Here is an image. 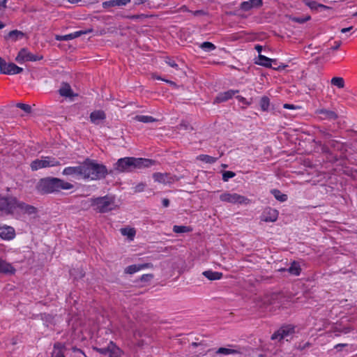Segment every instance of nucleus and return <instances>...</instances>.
I'll return each instance as SVG.
<instances>
[{
  "mask_svg": "<svg viewBox=\"0 0 357 357\" xmlns=\"http://www.w3.org/2000/svg\"><path fill=\"white\" fill-rule=\"evenodd\" d=\"M156 163L155 160L142 158L125 157L114 164V169L119 172H132L137 169L149 167Z\"/></svg>",
  "mask_w": 357,
  "mask_h": 357,
  "instance_id": "1",
  "label": "nucleus"
},
{
  "mask_svg": "<svg viewBox=\"0 0 357 357\" xmlns=\"http://www.w3.org/2000/svg\"><path fill=\"white\" fill-rule=\"evenodd\" d=\"M73 187V184L64 180L58 178L48 177L40 179L37 184L36 188L40 193L47 194L59 192L61 190H71Z\"/></svg>",
  "mask_w": 357,
  "mask_h": 357,
  "instance_id": "2",
  "label": "nucleus"
},
{
  "mask_svg": "<svg viewBox=\"0 0 357 357\" xmlns=\"http://www.w3.org/2000/svg\"><path fill=\"white\" fill-rule=\"evenodd\" d=\"M84 179L99 180L105 177L107 174L106 167L98 164L94 160L86 159L84 161Z\"/></svg>",
  "mask_w": 357,
  "mask_h": 357,
  "instance_id": "3",
  "label": "nucleus"
},
{
  "mask_svg": "<svg viewBox=\"0 0 357 357\" xmlns=\"http://www.w3.org/2000/svg\"><path fill=\"white\" fill-rule=\"evenodd\" d=\"M91 202L93 210L100 213H108L116 208L115 198L110 195L91 199Z\"/></svg>",
  "mask_w": 357,
  "mask_h": 357,
  "instance_id": "4",
  "label": "nucleus"
},
{
  "mask_svg": "<svg viewBox=\"0 0 357 357\" xmlns=\"http://www.w3.org/2000/svg\"><path fill=\"white\" fill-rule=\"evenodd\" d=\"M17 199L12 196L0 195V215H13L16 213Z\"/></svg>",
  "mask_w": 357,
  "mask_h": 357,
  "instance_id": "5",
  "label": "nucleus"
},
{
  "mask_svg": "<svg viewBox=\"0 0 357 357\" xmlns=\"http://www.w3.org/2000/svg\"><path fill=\"white\" fill-rule=\"evenodd\" d=\"M295 333V327L291 325H284L280 327L275 331L271 336V340H278L279 342L282 340L289 341V338H291L293 334Z\"/></svg>",
  "mask_w": 357,
  "mask_h": 357,
  "instance_id": "6",
  "label": "nucleus"
},
{
  "mask_svg": "<svg viewBox=\"0 0 357 357\" xmlns=\"http://www.w3.org/2000/svg\"><path fill=\"white\" fill-rule=\"evenodd\" d=\"M59 165V162L54 158L45 157L41 159H36L31 163V168L33 171L47 167H55Z\"/></svg>",
  "mask_w": 357,
  "mask_h": 357,
  "instance_id": "7",
  "label": "nucleus"
},
{
  "mask_svg": "<svg viewBox=\"0 0 357 357\" xmlns=\"http://www.w3.org/2000/svg\"><path fill=\"white\" fill-rule=\"evenodd\" d=\"M220 199L222 202L234 204H247L249 202L248 199L244 196L240 195L237 193H230L227 192L221 194L220 195Z\"/></svg>",
  "mask_w": 357,
  "mask_h": 357,
  "instance_id": "8",
  "label": "nucleus"
},
{
  "mask_svg": "<svg viewBox=\"0 0 357 357\" xmlns=\"http://www.w3.org/2000/svg\"><path fill=\"white\" fill-rule=\"evenodd\" d=\"M84 162L78 166L65 167L62 174L66 176H70L75 179H84L85 169H84Z\"/></svg>",
  "mask_w": 357,
  "mask_h": 357,
  "instance_id": "9",
  "label": "nucleus"
},
{
  "mask_svg": "<svg viewBox=\"0 0 357 357\" xmlns=\"http://www.w3.org/2000/svg\"><path fill=\"white\" fill-rule=\"evenodd\" d=\"M42 59V56L33 54L29 52L26 48H22L18 52V54L15 58V61L19 63H22L24 61H36Z\"/></svg>",
  "mask_w": 357,
  "mask_h": 357,
  "instance_id": "10",
  "label": "nucleus"
},
{
  "mask_svg": "<svg viewBox=\"0 0 357 357\" xmlns=\"http://www.w3.org/2000/svg\"><path fill=\"white\" fill-rule=\"evenodd\" d=\"M317 117L320 120L328 121H335L337 119L338 114L334 110L327 108H319L315 111Z\"/></svg>",
  "mask_w": 357,
  "mask_h": 357,
  "instance_id": "11",
  "label": "nucleus"
},
{
  "mask_svg": "<svg viewBox=\"0 0 357 357\" xmlns=\"http://www.w3.org/2000/svg\"><path fill=\"white\" fill-rule=\"evenodd\" d=\"M36 212L37 209L33 206L17 200V204H16V213L15 215V218H19L22 214L33 215L36 213Z\"/></svg>",
  "mask_w": 357,
  "mask_h": 357,
  "instance_id": "12",
  "label": "nucleus"
},
{
  "mask_svg": "<svg viewBox=\"0 0 357 357\" xmlns=\"http://www.w3.org/2000/svg\"><path fill=\"white\" fill-rule=\"evenodd\" d=\"M23 68L17 66L13 63H6L3 61L2 65H0V72L6 75H16L21 73Z\"/></svg>",
  "mask_w": 357,
  "mask_h": 357,
  "instance_id": "13",
  "label": "nucleus"
},
{
  "mask_svg": "<svg viewBox=\"0 0 357 357\" xmlns=\"http://www.w3.org/2000/svg\"><path fill=\"white\" fill-rule=\"evenodd\" d=\"M275 297V295L274 294H268L263 297H259L257 298L256 305L262 311L268 310L271 305L273 304Z\"/></svg>",
  "mask_w": 357,
  "mask_h": 357,
  "instance_id": "14",
  "label": "nucleus"
},
{
  "mask_svg": "<svg viewBox=\"0 0 357 357\" xmlns=\"http://www.w3.org/2000/svg\"><path fill=\"white\" fill-rule=\"evenodd\" d=\"M271 61L272 59L268 58L262 54H259L258 61H256V63L278 71L284 70L287 66V65L284 64H281L278 66H273L271 65Z\"/></svg>",
  "mask_w": 357,
  "mask_h": 357,
  "instance_id": "15",
  "label": "nucleus"
},
{
  "mask_svg": "<svg viewBox=\"0 0 357 357\" xmlns=\"http://www.w3.org/2000/svg\"><path fill=\"white\" fill-rule=\"evenodd\" d=\"M278 211L275 209V208H266L261 216V220L262 221H264V222H275L278 219Z\"/></svg>",
  "mask_w": 357,
  "mask_h": 357,
  "instance_id": "16",
  "label": "nucleus"
},
{
  "mask_svg": "<svg viewBox=\"0 0 357 357\" xmlns=\"http://www.w3.org/2000/svg\"><path fill=\"white\" fill-rule=\"evenodd\" d=\"M237 93H238V90L231 89L225 92L219 93L214 100V103L226 102L231 99Z\"/></svg>",
  "mask_w": 357,
  "mask_h": 357,
  "instance_id": "17",
  "label": "nucleus"
},
{
  "mask_svg": "<svg viewBox=\"0 0 357 357\" xmlns=\"http://www.w3.org/2000/svg\"><path fill=\"white\" fill-rule=\"evenodd\" d=\"M0 237L4 240H10L15 237V229L7 225H0Z\"/></svg>",
  "mask_w": 357,
  "mask_h": 357,
  "instance_id": "18",
  "label": "nucleus"
},
{
  "mask_svg": "<svg viewBox=\"0 0 357 357\" xmlns=\"http://www.w3.org/2000/svg\"><path fill=\"white\" fill-rule=\"evenodd\" d=\"M153 264L151 263H145L142 264H133L128 266L125 269V273L128 274H133L139 271L144 268H152Z\"/></svg>",
  "mask_w": 357,
  "mask_h": 357,
  "instance_id": "19",
  "label": "nucleus"
},
{
  "mask_svg": "<svg viewBox=\"0 0 357 357\" xmlns=\"http://www.w3.org/2000/svg\"><path fill=\"white\" fill-rule=\"evenodd\" d=\"M15 272V268L11 264L0 258V273L6 275H13Z\"/></svg>",
  "mask_w": 357,
  "mask_h": 357,
  "instance_id": "20",
  "label": "nucleus"
},
{
  "mask_svg": "<svg viewBox=\"0 0 357 357\" xmlns=\"http://www.w3.org/2000/svg\"><path fill=\"white\" fill-rule=\"evenodd\" d=\"M153 178L155 181L160 183H171L172 178L169 174H162L160 172H156L153 174Z\"/></svg>",
  "mask_w": 357,
  "mask_h": 357,
  "instance_id": "21",
  "label": "nucleus"
},
{
  "mask_svg": "<svg viewBox=\"0 0 357 357\" xmlns=\"http://www.w3.org/2000/svg\"><path fill=\"white\" fill-rule=\"evenodd\" d=\"M106 115L102 110H96L91 113L90 119L92 123L99 124L102 121L105 120Z\"/></svg>",
  "mask_w": 357,
  "mask_h": 357,
  "instance_id": "22",
  "label": "nucleus"
},
{
  "mask_svg": "<svg viewBox=\"0 0 357 357\" xmlns=\"http://www.w3.org/2000/svg\"><path fill=\"white\" fill-rule=\"evenodd\" d=\"M66 347L61 343H56L52 353V357H65Z\"/></svg>",
  "mask_w": 357,
  "mask_h": 357,
  "instance_id": "23",
  "label": "nucleus"
},
{
  "mask_svg": "<svg viewBox=\"0 0 357 357\" xmlns=\"http://www.w3.org/2000/svg\"><path fill=\"white\" fill-rule=\"evenodd\" d=\"M207 279L210 280H220L222 277V273L220 272L213 271L211 270L205 271L202 273Z\"/></svg>",
  "mask_w": 357,
  "mask_h": 357,
  "instance_id": "24",
  "label": "nucleus"
},
{
  "mask_svg": "<svg viewBox=\"0 0 357 357\" xmlns=\"http://www.w3.org/2000/svg\"><path fill=\"white\" fill-rule=\"evenodd\" d=\"M59 93L61 96L64 97H72L73 96V92L71 89L70 86L67 83H63L61 89H59Z\"/></svg>",
  "mask_w": 357,
  "mask_h": 357,
  "instance_id": "25",
  "label": "nucleus"
},
{
  "mask_svg": "<svg viewBox=\"0 0 357 357\" xmlns=\"http://www.w3.org/2000/svg\"><path fill=\"white\" fill-rule=\"evenodd\" d=\"M80 36V33L77 31H75L74 33H71L67 35L63 36H56L55 38L56 40L59 41H68L70 40H73L76 38H78Z\"/></svg>",
  "mask_w": 357,
  "mask_h": 357,
  "instance_id": "26",
  "label": "nucleus"
},
{
  "mask_svg": "<svg viewBox=\"0 0 357 357\" xmlns=\"http://www.w3.org/2000/svg\"><path fill=\"white\" fill-rule=\"evenodd\" d=\"M287 271L290 274L298 276L301 272V268L298 262L294 261Z\"/></svg>",
  "mask_w": 357,
  "mask_h": 357,
  "instance_id": "27",
  "label": "nucleus"
},
{
  "mask_svg": "<svg viewBox=\"0 0 357 357\" xmlns=\"http://www.w3.org/2000/svg\"><path fill=\"white\" fill-rule=\"evenodd\" d=\"M121 349L116 347L112 342H110V348L108 353V357H120Z\"/></svg>",
  "mask_w": 357,
  "mask_h": 357,
  "instance_id": "28",
  "label": "nucleus"
},
{
  "mask_svg": "<svg viewBox=\"0 0 357 357\" xmlns=\"http://www.w3.org/2000/svg\"><path fill=\"white\" fill-rule=\"evenodd\" d=\"M23 36V32L18 30H13L8 33V36H6V38L11 39L13 41H16L22 38Z\"/></svg>",
  "mask_w": 357,
  "mask_h": 357,
  "instance_id": "29",
  "label": "nucleus"
},
{
  "mask_svg": "<svg viewBox=\"0 0 357 357\" xmlns=\"http://www.w3.org/2000/svg\"><path fill=\"white\" fill-rule=\"evenodd\" d=\"M197 159L199 160H201L205 163H208V164H213L218 160L217 158H214V157L210 156L208 155H204V154L198 155Z\"/></svg>",
  "mask_w": 357,
  "mask_h": 357,
  "instance_id": "30",
  "label": "nucleus"
},
{
  "mask_svg": "<svg viewBox=\"0 0 357 357\" xmlns=\"http://www.w3.org/2000/svg\"><path fill=\"white\" fill-rule=\"evenodd\" d=\"M271 193L274 197L280 202H285L287 199V195L282 194L279 190H272Z\"/></svg>",
  "mask_w": 357,
  "mask_h": 357,
  "instance_id": "31",
  "label": "nucleus"
},
{
  "mask_svg": "<svg viewBox=\"0 0 357 357\" xmlns=\"http://www.w3.org/2000/svg\"><path fill=\"white\" fill-rule=\"evenodd\" d=\"M135 119L138 121L145 123H152L156 121L153 116L145 115H137Z\"/></svg>",
  "mask_w": 357,
  "mask_h": 357,
  "instance_id": "32",
  "label": "nucleus"
},
{
  "mask_svg": "<svg viewBox=\"0 0 357 357\" xmlns=\"http://www.w3.org/2000/svg\"><path fill=\"white\" fill-rule=\"evenodd\" d=\"M121 233L123 236H127L130 239H132L135 236V230L133 228H121Z\"/></svg>",
  "mask_w": 357,
  "mask_h": 357,
  "instance_id": "33",
  "label": "nucleus"
},
{
  "mask_svg": "<svg viewBox=\"0 0 357 357\" xmlns=\"http://www.w3.org/2000/svg\"><path fill=\"white\" fill-rule=\"evenodd\" d=\"M331 84L337 86L339 89H342L344 87V81L342 77H334L331 79Z\"/></svg>",
  "mask_w": 357,
  "mask_h": 357,
  "instance_id": "34",
  "label": "nucleus"
},
{
  "mask_svg": "<svg viewBox=\"0 0 357 357\" xmlns=\"http://www.w3.org/2000/svg\"><path fill=\"white\" fill-rule=\"evenodd\" d=\"M270 106V99L264 96L260 100V107L263 111L267 112L269 109Z\"/></svg>",
  "mask_w": 357,
  "mask_h": 357,
  "instance_id": "35",
  "label": "nucleus"
},
{
  "mask_svg": "<svg viewBox=\"0 0 357 357\" xmlns=\"http://www.w3.org/2000/svg\"><path fill=\"white\" fill-rule=\"evenodd\" d=\"M192 229L189 227L183 225H174L173 227V231L177 234L187 233L190 231Z\"/></svg>",
  "mask_w": 357,
  "mask_h": 357,
  "instance_id": "36",
  "label": "nucleus"
},
{
  "mask_svg": "<svg viewBox=\"0 0 357 357\" xmlns=\"http://www.w3.org/2000/svg\"><path fill=\"white\" fill-rule=\"evenodd\" d=\"M217 354L229 355L236 354L237 351L231 349L220 347L215 351Z\"/></svg>",
  "mask_w": 357,
  "mask_h": 357,
  "instance_id": "37",
  "label": "nucleus"
},
{
  "mask_svg": "<svg viewBox=\"0 0 357 357\" xmlns=\"http://www.w3.org/2000/svg\"><path fill=\"white\" fill-rule=\"evenodd\" d=\"M199 47L205 52H211L216 48L215 45L210 42H204L199 45Z\"/></svg>",
  "mask_w": 357,
  "mask_h": 357,
  "instance_id": "38",
  "label": "nucleus"
},
{
  "mask_svg": "<svg viewBox=\"0 0 357 357\" xmlns=\"http://www.w3.org/2000/svg\"><path fill=\"white\" fill-rule=\"evenodd\" d=\"M151 17V15H148L146 14H139V15H128V16H126V18H128V19L132 20H142V19L148 18V17Z\"/></svg>",
  "mask_w": 357,
  "mask_h": 357,
  "instance_id": "39",
  "label": "nucleus"
},
{
  "mask_svg": "<svg viewBox=\"0 0 357 357\" xmlns=\"http://www.w3.org/2000/svg\"><path fill=\"white\" fill-rule=\"evenodd\" d=\"M236 174L234 172L231 171H225L222 173V180L225 182H227L229 181V178H231L234 177Z\"/></svg>",
  "mask_w": 357,
  "mask_h": 357,
  "instance_id": "40",
  "label": "nucleus"
},
{
  "mask_svg": "<svg viewBox=\"0 0 357 357\" xmlns=\"http://www.w3.org/2000/svg\"><path fill=\"white\" fill-rule=\"evenodd\" d=\"M240 8L244 11H248L253 7L252 6V3H250V1H248L242 2L240 5Z\"/></svg>",
  "mask_w": 357,
  "mask_h": 357,
  "instance_id": "41",
  "label": "nucleus"
},
{
  "mask_svg": "<svg viewBox=\"0 0 357 357\" xmlns=\"http://www.w3.org/2000/svg\"><path fill=\"white\" fill-rule=\"evenodd\" d=\"M102 6L103 8L106 9V8H108L110 7L117 6V5L116 4L115 0H109V1L102 2Z\"/></svg>",
  "mask_w": 357,
  "mask_h": 357,
  "instance_id": "42",
  "label": "nucleus"
},
{
  "mask_svg": "<svg viewBox=\"0 0 357 357\" xmlns=\"http://www.w3.org/2000/svg\"><path fill=\"white\" fill-rule=\"evenodd\" d=\"M17 107L18 108H20L22 109V110H24L25 112L26 113H30L31 111V107L30 105H26V104H24V103H17Z\"/></svg>",
  "mask_w": 357,
  "mask_h": 357,
  "instance_id": "43",
  "label": "nucleus"
},
{
  "mask_svg": "<svg viewBox=\"0 0 357 357\" xmlns=\"http://www.w3.org/2000/svg\"><path fill=\"white\" fill-rule=\"evenodd\" d=\"M308 6L311 8V9H317L319 7H321V8H325L326 6L322 5V4H320V3H318L317 1H310L307 3Z\"/></svg>",
  "mask_w": 357,
  "mask_h": 357,
  "instance_id": "44",
  "label": "nucleus"
},
{
  "mask_svg": "<svg viewBox=\"0 0 357 357\" xmlns=\"http://www.w3.org/2000/svg\"><path fill=\"white\" fill-rule=\"evenodd\" d=\"M109 348H110V343L107 347H101V348H97L96 350L100 354H104L105 356H108Z\"/></svg>",
  "mask_w": 357,
  "mask_h": 357,
  "instance_id": "45",
  "label": "nucleus"
},
{
  "mask_svg": "<svg viewBox=\"0 0 357 357\" xmlns=\"http://www.w3.org/2000/svg\"><path fill=\"white\" fill-rule=\"evenodd\" d=\"M179 129L180 130H192V128L190 126V125L188 122L183 121L179 124Z\"/></svg>",
  "mask_w": 357,
  "mask_h": 357,
  "instance_id": "46",
  "label": "nucleus"
},
{
  "mask_svg": "<svg viewBox=\"0 0 357 357\" xmlns=\"http://www.w3.org/2000/svg\"><path fill=\"white\" fill-rule=\"evenodd\" d=\"M166 63L171 67L175 68V69H178V64L175 62V61H174L173 59H169V58H167L166 59Z\"/></svg>",
  "mask_w": 357,
  "mask_h": 357,
  "instance_id": "47",
  "label": "nucleus"
},
{
  "mask_svg": "<svg viewBox=\"0 0 357 357\" xmlns=\"http://www.w3.org/2000/svg\"><path fill=\"white\" fill-rule=\"evenodd\" d=\"M153 278V275L152 274H144L142 275L141 277V281L142 282H149L151 281Z\"/></svg>",
  "mask_w": 357,
  "mask_h": 357,
  "instance_id": "48",
  "label": "nucleus"
},
{
  "mask_svg": "<svg viewBox=\"0 0 357 357\" xmlns=\"http://www.w3.org/2000/svg\"><path fill=\"white\" fill-rule=\"evenodd\" d=\"M250 3H252V6L258 8L260 7L263 2L262 0H249Z\"/></svg>",
  "mask_w": 357,
  "mask_h": 357,
  "instance_id": "49",
  "label": "nucleus"
},
{
  "mask_svg": "<svg viewBox=\"0 0 357 357\" xmlns=\"http://www.w3.org/2000/svg\"><path fill=\"white\" fill-rule=\"evenodd\" d=\"M131 0H115L117 6H126Z\"/></svg>",
  "mask_w": 357,
  "mask_h": 357,
  "instance_id": "50",
  "label": "nucleus"
},
{
  "mask_svg": "<svg viewBox=\"0 0 357 357\" xmlns=\"http://www.w3.org/2000/svg\"><path fill=\"white\" fill-rule=\"evenodd\" d=\"M8 0H0V12H3L7 8Z\"/></svg>",
  "mask_w": 357,
  "mask_h": 357,
  "instance_id": "51",
  "label": "nucleus"
},
{
  "mask_svg": "<svg viewBox=\"0 0 357 357\" xmlns=\"http://www.w3.org/2000/svg\"><path fill=\"white\" fill-rule=\"evenodd\" d=\"M145 185L143 183H139L135 188V192H142L144 190Z\"/></svg>",
  "mask_w": 357,
  "mask_h": 357,
  "instance_id": "52",
  "label": "nucleus"
},
{
  "mask_svg": "<svg viewBox=\"0 0 357 357\" xmlns=\"http://www.w3.org/2000/svg\"><path fill=\"white\" fill-rule=\"evenodd\" d=\"M310 19V17H307V18H303V17H296L294 19V21L295 22H297L298 23H304L306 21H307L308 20Z\"/></svg>",
  "mask_w": 357,
  "mask_h": 357,
  "instance_id": "53",
  "label": "nucleus"
},
{
  "mask_svg": "<svg viewBox=\"0 0 357 357\" xmlns=\"http://www.w3.org/2000/svg\"><path fill=\"white\" fill-rule=\"evenodd\" d=\"M78 32L80 33V36L84 35V34H88V33H90L91 32H93V29H86V30H81V31H78Z\"/></svg>",
  "mask_w": 357,
  "mask_h": 357,
  "instance_id": "54",
  "label": "nucleus"
},
{
  "mask_svg": "<svg viewBox=\"0 0 357 357\" xmlns=\"http://www.w3.org/2000/svg\"><path fill=\"white\" fill-rule=\"evenodd\" d=\"M162 203L164 207H168L169 206V200L167 198H164Z\"/></svg>",
  "mask_w": 357,
  "mask_h": 357,
  "instance_id": "55",
  "label": "nucleus"
},
{
  "mask_svg": "<svg viewBox=\"0 0 357 357\" xmlns=\"http://www.w3.org/2000/svg\"><path fill=\"white\" fill-rule=\"evenodd\" d=\"M147 2V0H137L136 1H135L134 3V5L135 6H139V5H141V4H144L145 3Z\"/></svg>",
  "mask_w": 357,
  "mask_h": 357,
  "instance_id": "56",
  "label": "nucleus"
},
{
  "mask_svg": "<svg viewBox=\"0 0 357 357\" xmlns=\"http://www.w3.org/2000/svg\"><path fill=\"white\" fill-rule=\"evenodd\" d=\"M281 64L282 63H279L276 59H272L271 65L273 66H280Z\"/></svg>",
  "mask_w": 357,
  "mask_h": 357,
  "instance_id": "57",
  "label": "nucleus"
},
{
  "mask_svg": "<svg viewBox=\"0 0 357 357\" xmlns=\"http://www.w3.org/2000/svg\"><path fill=\"white\" fill-rule=\"evenodd\" d=\"M284 108H286V109H294L295 106L294 105L284 104Z\"/></svg>",
  "mask_w": 357,
  "mask_h": 357,
  "instance_id": "58",
  "label": "nucleus"
},
{
  "mask_svg": "<svg viewBox=\"0 0 357 357\" xmlns=\"http://www.w3.org/2000/svg\"><path fill=\"white\" fill-rule=\"evenodd\" d=\"M255 50L261 54V52L262 51V46L257 45L255 46Z\"/></svg>",
  "mask_w": 357,
  "mask_h": 357,
  "instance_id": "59",
  "label": "nucleus"
},
{
  "mask_svg": "<svg viewBox=\"0 0 357 357\" xmlns=\"http://www.w3.org/2000/svg\"><path fill=\"white\" fill-rule=\"evenodd\" d=\"M351 29H352V26L347 27V28H343V29H341V32L342 33H346V32L349 31Z\"/></svg>",
  "mask_w": 357,
  "mask_h": 357,
  "instance_id": "60",
  "label": "nucleus"
},
{
  "mask_svg": "<svg viewBox=\"0 0 357 357\" xmlns=\"http://www.w3.org/2000/svg\"><path fill=\"white\" fill-rule=\"evenodd\" d=\"M323 136L325 139H329L331 137V135L327 132H323Z\"/></svg>",
  "mask_w": 357,
  "mask_h": 357,
  "instance_id": "61",
  "label": "nucleus"
},
{
  "mask_svg": "<svg viewBox=\"0 0 357 357\" xmlns=\"http://www.w3.org/2000/svg\"><path fill=\"white\" fill-rule=\"evenodd\" d=\"M236 98L238 99L241 102L246 103V99L245 98L242 96H237Z\"/></svg>",
  "mask_w": 357,
  "mask_h": 357,
  "instance_id": "62",
  "label": "nucleus"
},
{
  "mask_svg": "<svg viewBox=\"0 0 357 357\" xmlns=\"http://www.w3.org/2000/svg\"><path fill=\"white\" fill-rule=\"evenodd\" d=\"M335 43H336V45L334 47H332V50H337L340 47V42H335Z\"/></svg>",
  "mask_w": 357,
  "mask_h": 357,
  "instance_id": "63",
  "label": "nucleus"
},
{
  "mask_svg": "<svg viewBox=\"0 0 357 357\" xmlns=\"http://www.w3.org/2000/svg\"><path fill=\"white\" fill-rule=\"evenodd\" d=\"M144 4H145V7H146L148 8H152V6L148 0H147V2L145 3Z\"/></svg>",
  "mask_w": 357,
  "mask_h": 357,
  "instance_id": "64",
  "label": "nucleus"
}]
</instances>
